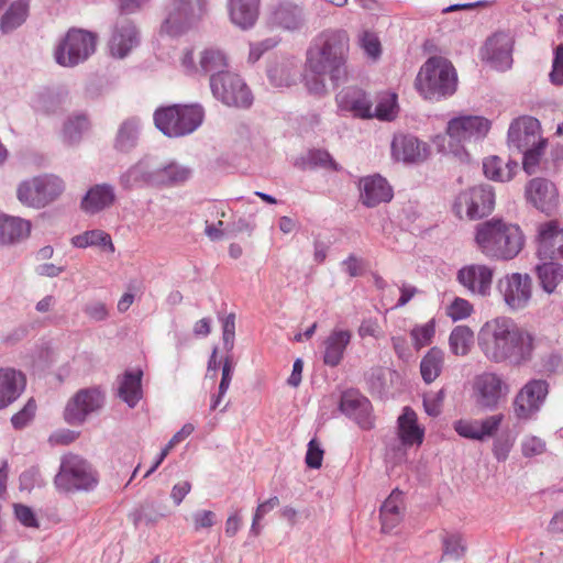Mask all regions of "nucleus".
I'll use <instances>...</instances> for the list:
<instances>
[{
    "label": "nucleus",
    "mask_w": 563,
    "mask_h": 563,
    "mask_svg": "<svg viewBox=\"0 0 563 563\" xmlns=\"http://www.w3.org/2000/svg\"><path fill=\"white\" fill-rule=\"evenodd\" d=\"M89 128V121L86 115L78 114L69 118L63 129L64 142L69 145L76 144L80 141L81 135Z\"/></svg>",
    "instance_id": "obj_44"
},
{
    "label": "nucleus",
    "mask_w": 563,
    "mask_h": 563,
    "mask_svg": "<svg viewBox=\"0 0 563 563\" xmlns=\"http://www.w3.org/2000/svg\"><path fill=\"white\" fill-rule=\"evenodd\" d=\"M324 451L317 439H311L308 443L305 462L309 468L318 470L322 465Z\"/></svg>",
    "instance_id": "obj_58"
},
{
    "label": "nucleus",
    "mask_w": 563,
    "mask_h": 563,
    "mask_svg": "<svg viewBox=\"0 0 563 563\" xmlns=\"http://www.w3.org/2000/svg\"><path fill=\"white\" fill-rule=\"evenodd\" d=\"M514 40L506 32H496L485 43V56L490 65L498 70H506L512 64Z\"/></svg>",
    "instance_id": "obj_23"
},
{
    "label": "nucleus",
    "mask_w": 563,
    "mask_h": 563,
    "mask_svg": "<svg viewBox=\"0 0 563 563\" xmlns=\"http://www.w3.org/2000/svg\"><path fill=\"white\" fill-rule=\"evenodd\" d=\"M360 201L367 208L389 202L394 192L388 181L380 175L363 177L360 180Z\"/></svg>",
    "instance_id": "obj_25"
},
{
    "label": "nucleus",
    "mask_w": 563,
    "mask_h": 563,
    "mask_svg": "<svg viewBox=\"0 0 563 563\" xmlns=\"http://www.w3.org/2000/svg\"><path fill=\"white\" fill-rule=\"evenodd\" d=\"M155 163L150 156H144L130 166L119 177V184L124 190L144 187H156Z\"/></svg>",
    "instance_id": "obj_22"
},
{
    "label": "nucleus",
    "mask_w": 563,
    "mask_h": 563,
    "mask_svg": "<svg viewBox=\"0 0 563 563\" xmlns=\"http://www.w3.org/2000/svg\"><path fill=\"white\" fill-rule=\"evenodd\" d=\"M538 120L532 118H523L521 121H514L508 129V144L516 148L519 153L530 150L544 142L536 133Z\"/></svg>",
    "instance_id": "obj_26"
},
{
    "label": "nucleus",
    "mask_w": 563,
    "mask_h": 563,
    "mask_svg": "<svg viewBox=\"0 0 563 563\" xmlns=\"http://www.w3.org/2000/svg\"><path fill=\"white\" fill-rule=\"evenodd\" d=\"M549 394V384L544 379H530L514 399V412L519 420H531L541 410Z\"/></svg>",
    "instance_id": "obj_13"
},
{
    "label": "nucleus",
    "mask_w": 563,
    "mask_h": 563,
    "mask_svg": "<svg viewBox=\"0 0 563 563\" xmlns=\"http://www.w3.org/2000/svg\"><path fill=\"white\" fill-rule=\"evenodd\" d=\"M415 86L424 99L439 101L456 91L457 74L450 60L431 56L421 66Z\"/></svg>",
    "instance_id": "obj_4"
},
{
    "label": "nucleus",
    "mask_w": 563,
    "mask_h": 563,
    "mask_svg": "<svg viewBox=\"0 0 563 563\" xmlns=\"http://www.w3.org/2000/svg\"><path fill=\"white\" fill-rule=\"evenodd\" d=\"M550 79L555 85H563V44L556 47Z\"/></svg>",
    "instance_id": "obj_64"
},
{
    "label": "nucleus",
    "mask_w": 563,
    "mask_h": 563,
    "mask_svg": "<svg viewBox=\"0 0 563 563\" xmlns=\"http://www.w3.org/2000/svg\"><path fill=\"white\" fill-rule=\"evenodd\" d=\"M536 273L540 286L544 291L551 294L563 278V266L558 264L556 261H544V263L536 266Z\"/></svg>",
    "instance_id": "obj_41"
},
{
    "label": "nucleus",
    "mask_w": 563,
    "mask_h": 563,
    "mask_svg": "<svg viewBox=\"0 0 563 563\" xmlns=\"http://www.w3.org/2000/svg\"><path fill=\"white\" fill-rule=\"evenodd\" d=\"M494 268L484 264H471L461 267L456 280L472 295L486 297L490 294Z\"/></svg>",
    "instance_id": "obj_19"
},
{
    "label": "nucleus",
    "mask_w": 563,
    "mask_h": 563,
    "mask_svg": "<svg viewBox=\"0 0 563 563\" xmlns=\"http://www.w3.org/2000/svg\"><path fill=\"white\" fill-rule=\"evenodd\" d=\"M340 411L355 421L364 430L374 428L372 404L356 389H347L341 394L339 402Z\"/></svg>",
    "instance_id": "obj_18"
},
{
    "label": "nucleus",
    "mask_w": 563,
    "mask_h": 563,
    "mask_svg": "<svg viewBox=\"0 0 563 563\" xmlns=\"http://www.w3.org/2000/svg\"><path fill=\"white\" fill-rule=\"evenodd\" d=\"M212 96L221 103L249 109L253 104V93L244 79L236 73L228 70L221 76L210 80Z\"/></svg>",
    "instance_id": "obj_9"
},
{
    "label": "nucleus",
    "mask_w": 563,
    "mask_h": 563,
    "mask_svg": "<svg viewBox=\"0 0 563 563\" xmlns=\"http://www.w3.org/2000/svg\"><path fill=\"white\" fill-rule=\"evenodd\" d=\"M207 0H173L163 30L170 36H179L191 29L206 11Z\"/></svg>",
    "instance_id": "obj_11"
},
{
    "label": "nucleus",
    "mask_w": 563,
    "mask_h": 563,
    "mask_svg": "<svg viewBox=\"0 0 563 563\" xmlns=\"http://www.w3.org/2000/svg\"><path fill=\"white\" fill-rule=\"evenodd\" d=\"M65 181L55 174H42L22 181L16 197L24 206L42 209L57 200L65 191Z\"/></svg>",
    "instance_id": "obj_7"
},
{
    "label": "nucleus",
    "mask_w": 563,
    "mask_h": 563,
    "mask_svg": "<svg viewBox=\"0 0 563 563\" xmlns=\"http://www.w3.org/2000/svg\"><path fill=\"white\" fill-rule=\"evenodd\" d=\"M483 170L487 178L504 181V162L498 156H490L483 162Z\"/></svg>",
    "instance_id": "obj_57"
},
{
    "label": "nucleus",
    "mask_w": 563,
    "mask_h": 563,
    "mask_svg": "<svg viewBox=\"0 0 563 563\" xmlns=\"http://www.w3.org/2000/svg\"><path fill=\"white\" fill-rule=\"evenodd\" d=\"M228 68L229 60L223 51L208 47L200 53L199 70L201 75H209V81L227 73Z\"/></svg>",
    "instance_id": "obj_33"
},
{
    "label": "nucleus",
    "mask_w": 563,
    "mask_h": 563,
    "mask_svg": "<svg viewBox=\"0 0 563 563\" xmlns=\"http://www.w3.org/2000/svg\"><path fill=\"white\" fill-rule=\"evenodd\" d=\"M473 312V306L468 300L456 297L446 308V314L453 320L466 319Z\"/></svg>",
    "instance_id": "obj_54"
},
{
    "label": "nucleus",
    "mask_w": 563,
    "mask_h": 563,
    "mask_svg": "<svg viewBox=\"0 0 563 563\" xmlns=\"http://www.w3.org/2000/svg\"><path fill=\"white\" fill-rule=\"evenodd\" d=\"M156 187L179 186L191 177V169L177 163L163 167L155 165Z\"/></svg>",
    "instance_id": "obj_37"
},
{
    "label": "nucleus",
    "mask_w": 563,
    "mask_h": 563,
    "mask_svg": "<svg viewBox=\"0 0 563 563\" xmlns=\"http://www.w3.org/2000/svg\"><path fill=\"white\" fill-rule=\"evenodd\" d=\"M307 162L312 168L320 167L333 172L342 170V166L338 164L332 155L325 150H310L307 153Z\"/></svg>",
    "instance_id": "obj_45"
},
{
    "label": "nucleus",
    "mask_w": 563,
    "mask_h": 563,
    "mask_svg": "<svg viewBox=\"0 0 563 563\" xmlns=\"http://www.w3.org/2000/svg\"><path fill=\"white\" fill-rule=\"evenodd\" d=\"M140 43L139 31L132 20L120 18L117 20L109 48L112 56L123 58Z\"/></svg>",
    "instance_id": "obj_21"
},
{
    "label": "nucleus",
    "mask_w": 563,
    "mask_h": 563,
    "mask_svg": "<svg viewBox=\"0 0 563 563\" xmlns=\"http://www.w3.org/2000/svg\"><path fill=\"white\" fill-rule=\"evenodd\" d=\"M495 208V192L492 185L482 184L457 195L453 203L454 213L462 219L465 211L470 220L489 216Z\"/></svg>",
    "instance_id": "obj_10"
},
{
    "label": "nucleus",
    "mask_w": 563,
    "mask_h": 563,
    "mask_svg": "<svg viewBox=\"0 0 563 563\" xmlns=\"http://www.w3.org/2000/svg\"><path fill=\"white\" fill-rule=\"evenodd\" d=\"M98 483V472L86 459L73 453L62 456L59 470L54 477V485L58 492H91Z\"/></svg>",
    "instance_id": "obj_5"
},
{
    "label": "nucleus",
    "mask_w": 563,
    "mask_h": 563,
    "mask_svg": "<svg viewBox=\"0 0 563 563\" xmlns=\"http://www.w3.org/2000/svg\"><path fill=\"white\" fill-rule=\"evenodd\" d=\"M74 246L85 249L88 246H109L111 251H114L111 236L101 230L86 231L82 234L76 235L71 239Z\"/></svg>",
    "instance_id": "obj_43"
},
{
    "label": "nucleus",
    "mask_w": 563,
    "mask_h": 563,
    "mask_svg": "<svg viewBox=\"0 0 563 563\" xmlns=\"http://www.w3.org/2000/svg\"><path fill=\"white\" fill-rule=\"evenodd\" d=\"M529 203L548 217L554 216L559 207V194L555 185L549 179L537 177L531 179L525 189Z\"/></svg>",
    "instance_id": "obj_16"
},
{
    "label": "nucleus",
    "mask_w": 563,
    "mask_h": 563,
    "mask_svg": "<svg viewBox=\"0 0 563 563\" xmlns=\"http://www.w3.org/2000/svg\"><path fill=\"white\" fill-rule=\"evenodd\" d=\"M444 366V352L438 347H431L421 358L420 373L426 384L433 383L441 374Z\"/></svg>",
    "instance_id": "obj_40"
},
{
    "label": "nucleus",
    "mask_w": 563,
    "mask_h": 563,
    "mask_svg": "<svg viewBox=\"0 0 563 563\" xmlns=\"http://www.w3.org/2000/svg\"><path fill=\"white\" fill-rule=\"evenodd\" d=\"M97 35L82 29H70L55 51V60L64 67H74L96 51Z\"/></svg>",
    "instance_id": "obj_8"
},
{
    "label": "nucleus",
    "mask_w": 563,
    "mask_h": 563,
    "mask_svg": "<svg viewBox=\"0 0 563 563\" xmlns=\"http://www.w3.org/2000/svg\"><path fill=\"white\" fill-rule=\"evenodd\" d=\"M361 46L365 51V53L373 58L379 57L382 53L380 42L378 37L369 32L363 33L361 37Z\"/></svg>",
    "instance_id": "obj_61"
},
{
    "label": "nucleus",
    "mask_w": 563,
    "mask_h": 563,
    "mask_svg": "<svg viewBox=\"0 0 563 563\" xmlns=\"http://www.w3.org/2000/svg\"><path fill=\"white\" fill-rule=\"evenodd\" d=\"M14 515L16 519L25 527L36 528L38 521L32 508L29 506L16 504L14 505Z\"/></svg>",
    "instance_id": "obj_62"
},
{
    "label": "nucleus",
    "mask_w": 563,
    "mask_h": 563,
    "mask_svg": "<svg viewBox=\"0 0 563 563\" xmlns=\"http://www.w3.org/2000/svg\"><path fill=\"white\" fill-rule=\"evenodd\" d=\"M503 379L495 373H483L474 380V397L476 405L486 411L497 409L503 396Z\"/></svg>",
    "instance_id": "obj_20"
},
{
    "label": "nucleus",
    "mask_w": 563,
    "mask_h": 563,
    "mask_svg": "<svg viewBox=\"0 0 563 563\" xmlns=\"http://www.w3.org/2000/svg\"><path fill=\"white\" fill-rule=\"evenodd\" d=\"M336 102L341 110L352 112L361 119L373 118L372 101L367 93L357 87H345L336 95Z\"/></svg>",
    "instance_id": "obj_27"
},
{
    "label": "nucleus",
    "mask_w": 563,
    "mask_h": 563,
    "mask_svg": "<svg viewBox=\"0 0 563 563\" xmlns=\"http://www.w3.org/2000/svg\"><path fill=\"white\" fill-rule=\"evenodd\" d=\"M466 547L459 534H446L442 539V559L457 561L465 553Z\"/></svg>",
    "instance_id": "obj_46"
},
{
    "label": "nucleus",
    "mask_w": 563,
    "mask_h": 563,
    "mask_svg": "<svg viewBox=\"0 0 563 563\" xmlns=\"http://www.w3.org/2000/svg\"><path fill=\"white\" fill-rule=\"evenodd\" d=\"M479 423L478 420L460 419L454 422L455 432L465 439L479 441Z\"/></svg>",
    "instance_id": "obj_56"
},
{
    "label": "nucleus",
    "mask_w": 563,
    "mask_h": 563,
    "mask_svg": "<svg viewBox=\"0 0 563 563\" xmlns=\"http://www.w3.org/2000/svg\"><path fill=\"white\" fill-rule=\"evenodd\" d=\"M82 311L93 321H103L109 316L106 305L99 300H92L87 302Z\"/></svg>",
    "instance_id": "obj_60"
},
{
    "label": "nucleus",
    "mask_w": 563,
    "mask_h": 563,
    "mask_svg": "<svg viewBox=\"0 0 563 563\" xmlns=\"http://www.w3.org/2000/svg\"><path fill=\"white\" fill-rule=\"evenodd\" d=\"M398 434L404 445L421 444L423 441V430L417 424L416 412L405 407L398 418Z\"/></svg>",
    "instance_id": "obj_36"
},
{
    "label": "nucleus",
    "mask_w": 563,
    "mask_h": 563,
    "mask_svg": "<svg viewBox=\"0 0 563 563\" xmlns=\"http://www.w3.org/2000/svg\"><path fill=\"white\" fill-rule=\"evenodd\" d=\"M25 376L14 368H0V410L13 404L24 391Z\"/></svg>",
    "instance_id": "obj_28"
},
{
    "label": "nucleus",
    "mask_w": 563,
    "mask_h": 563,
    "mask_svg": "<svg viewBox=\"0 0 563 563\" xmlns=\"http://www.w3.org/2000/svg\"><path fill=\"white\" fill-rule=\"evenodd\" d=\"M521 451L526 457L542 454L545 451V442L537 437L527 438L522 441Z\"/></svg>",
    "instance_id": "obj_63"
},
{
    "label": "nucleus",
    "mask_w": 563,
    "mask_h": 563,
    "mask_svg": "<svg viewBox=\"0 0 563 563\" xmlns=\"http://www.w3.org/2000/svg\"><path fill=\"white\" fill-rule=\"evenodd\" d=\"M537 244V255L541 261L563 260V228L556 220L538 227Z\"/></svg>",
    "instance_id": "obj_17"
},
{
    "label": "nucleus",
    "mask_w": 563,
    "mask_h": 563,
    "mask_svg": "<svg viewBox=\"0 0 563 563\" xmlns=\"http://www.w3.org/2000/svg\"><path fill=\"white\" fill-rule=\"evenodd\" d=\"M36 411V404L33 398H30L24 407L14 413L11 418V423L15 430L24 429L34 418Z\"/></svg>",
    "instance_id": "obj_52"
},
{
    "label": "nucleus",
    "mask_w": 563,
    "mask_h": 563,
    "mask_svg": "<svg viewBox=\"0 0 563 563\" xmlns=\"http://www.w3.org/2000/svg\"><path fill=\"white\" fill-rule=\"evenodd\" d=\"M140 120L135 117L124 120L117 132L114 139V148L122 153L132 151L139 141L140 136Z\"/></svg>",
    "instance_id": "obj_38"
},
{
    "label": "nucleus",
    "mask_w": 563,
    "mask_h": 563,
    "mask_svg": "<svg viewBox=\"0 0 563 563\" xmlns=\"http://www.w3.org/2000/svg\"><path fill=\"white\" fill-rule=\"evenodd\" d=\"M351 339V331L334 329L323 342V363L331 367L338 366L344 356Z\"/></svg>",
    "instance_id": "obj_31"
},
{
    "label": "nucleus",
    "mask_w": 563,
    "mask_h": 563,
    "mask_svg": "<svg viewBox=\"0 0 563 563\" xmlns=\"http://www.w3.org/2000/svg\"><path fill=\"white\" fill-rule=\"evenodd\" d=\"M31 232V222L19 217H0V243H15L26 239Z\"/></svg>",
    "instance_id": "obj_35"
},
{
    "label": "nucleus",
    "mask_w": 563,
    "mask_h": 563,
    "mask_svg": "<svg viewBox=\"0 0 563 563\" xmlns=\"http://www.w3.org/2000/svg\"><path fill=\"white\" fill-rule=\"evenodd\" d=\"M143 372L125 371L119 385L118 396L130 407L134 408L142 399Z\"/></svg>",
    "instance_id": "obj_34"
},
{
    "label": "nucleus",
    "mask_w": 563,
    "mask_h": 563,
    "mask_svg": "<svg viewBox=\"0 0 563 563\" xmlns=\"http://www.w3.org/2000/svg\"><path fill=\"white\" fill-rule=\"evenodd\" d=\"M205 118L200 104H173L154 112L155 126L168 137H180L195 132Z\"/></svg>",
    "instance_id": "obj_6"
},
{
    "label": "nucleus",
    "mask_w": 563,
    "mask_h": 563,
    "mask_svg": "<svg viewBox=\"0 0 563 563\" xmlns=\"http://www.w3.org/2000/svg\"><path fill=\"white\" fill-rule=\"evenodd\" d=\"M260 0H229L231 22L242 30L254 26L258 18Z\"/></svg>",
    "instance_id": "obj_32"
},
{
    "label": "nucleus",
    "mask_w": 563,
    "mask_h": 563,
    "mask_svg": "<svg viewBox=\"0 0 563 563\" xmlns=\"http://www.w3.org/2000/svg\"><path fill=\"white\" fill-rule=\"evenodd\" d=\"M475 243L487 257L510 261L525 245V234L519 225L493 218L476 225Z\"/></svg>",
    "instance_id": "obj_3"
},
{
    "label": "nucleus",
    "mask_w": 563,
    "mask_h": 563,
    "mask_svg": "<svg viewBox=\"0 0 563 563\" xmlns=\"http://www.w3.org/2000/svg\"><path fill=\"white\" fill-rule=\"evenodd\" d=\"M104 404V394L99 387L79 389L67 402L64 419L70 426H81L88 416L99 411Z\"/></svg>",
    "instance_id": "obj_12"
},
{
    "label": "nucleus",
    "mask_w": 563,
    "mask_h": 563,
    "mask_svg": "<svg viewBox=\"0 0 563 563\" xmlns=\"http://www.w3.org/2000/svg\"><path fill=\"white\" fill-rule=\"evenodd\" d=\"M20 490L31 492L35 487H42L44 481L37 466H31L20 475Z\"/></svg>",
    "instance_id": "obj_55"
},
{
    "label": "nucleus",
    "mask_w": 563,
    "mask_h": 563,
    "mask_svg": "<svg viewBox=\"0 0 563 563\" xmlns=\"http://www.w3.org/2000/svg\"><path fill=\"white\" fill-rule=\"evenodd\" d=\"M114 188L110 184H98L89 188L82 197L80 208L89 214L98 213L113 205Z\"/></svg>",
    "instance_id": "obj_29"
},
{
    "label": "nucleus",
    "mask_w": 563,
    "mask_h": 563,
    "mask_svg": "<svg viewBox=\"0 0 563 563\" xmlns=\"http://www.w3.org/2000/svg\"><path fill=\"white\" fill-rule=\"evenodd\" d=\"M397 109V96L395 93L386 95L379 99L375 107V111L372 112L373 117L383 120L390 121L396 115Z\"/></svg>",
    "instance_id": "obj_48"
},
{
    "label": "nucleus",
    "mask_w": 563,
    "mask_h": 563,
    "mask_svg": "<svg viewBox=\"0 0 563 563\" xmlns=\"http://www.w3.org/2000/svg\"><path fill=\"white\" fill-rule=\"evenodd\" d=\"M428 145L411 134L395 135L391 142V155L398 162L417 164L428 157Z\"/></svg>",
    "instance_id": "obj_24"
},
{
    "label": "nucleus",
    "mask_w": 563,
    "mask_h": 563,
    "mask_svg": "<svg viewBox=\"0 0 563 563\" xmlns=\"http://www.w3.org/2000/svg\"><path fill=\"white\" fill-rule=\"evenodd\" d=\"M544 145V142H540L539 145L522 152V168L528 175H532L536 173V168L539 165L541 156L543 154Z\"/></svg>",
    "instance_id": "obj_53"
},
{
    "label": "nucleus",
    "mask_w": 563,
    "mask_h": 563,
    "mask_svg": "<svg viewBox=\"0 0 563 563\" xmlns=\"http://www.w3.org/2000/svg\"><path fill=\"white\" fill-rule=\"evenodd\" d=\"M477 342L483 354L494 363L518 366L532 357V335L508 317H497L485 322L478 332Z\"/></svg>",
    "instance_id": "obj_1"
},
{
    "label": "nucleus",
    "mask_w": 563,
    "mask_h": 563,
    "mask_svg": "<svg viewBox=\"0 0 563 563\" xmlns=\"http://www.w3.org/2000/svg\"><path fill=\"white\" fill-rule=\"evenodd\" d=\"M435 327L434 321L431 320L422 325H416L410 331V336L413 342L416 350L429 345L434 336Z\"/></svg>",
    "instance_id": "obj_47"
},
{
    "label": "nucleus",
    "mask_w": 563,
    "mask_h": 563,
    "mask_svg": "<svg viewBox=\"0 0 563 563\" xmlns=\"http://www.w3.org/2000/svg\"><path fill=\"white\" fill-rule=\"evenodd\" d=\"M490 129V121L479 115H461L449 121L446 133L452 143H462L472 139L478 140L486 136Z\"/></svg>",
    "instance_id": "obj_15"
},
{
    "label": "nucleus",
    "mask_w": 563,
    "mask_h": 563,
    "mask_svg": "<svg viewBox=\"0 0 563 563\" xmlns=\"http://www.w3.org/2000/svg\"><path fill=\"white\" fill-rule=\"evenodd\" d=\"M367 385L373 395L383 397L388 391L386 372L382 367L372 368L367 375Z\"/></svg>",
    "instance_id": "obj_49"
},
{
    "label": "nucleus",
    "mask_w": 563,
    "mask_h": 563,
    "mask_svg": "<svg viewBox=\"0 0 563 563\" xmlns=\"http://www.w3.org/2000/svg\"><path fill=\"white\" fill-rule=\"evenodd\" d=\"M30 0H15L0 19V31L8 34L21 26L29 15Z\"/></svg>",
    "instance_id": "obj_39"
},
{
    "label": "nucleus",
    "mask_w": 563,
    "mask_h": 563,
    "mask_svg": "<svg viewBox=\"0 0 563 563\" xmlns=\"http://www.w3.org/2000/svg\"><path fill=\"white\" fill-rule=\"evenodd\" d=\"M515 443V438L509 431L498 434L493 443V454L497 461H506Z\"/></svg>",
    "instance_id": "obj_50"
},
{
    "label": "nucleus",
    "mask_w": 563,
    "mask_h": 563,
    "mask_svg": "<svg viewBox=\"0 0 563 563\" xmlns=\"http://www.w3.org/2000/svg\"><path fill=\"white\" fill-rule=\"evenodd\" d=\"M194 529H210L217 521V515L211 510H197L192 514Z\"/></svg>",
    "instance_id": "obj_59"
},
{
    "label": "nucleus",
    "mask_w": 563,
    "mask_h": 563,
    "mask_svg": "<svg viewBox=\"0 0 563 563\" xmlns=\"http://www.w3.org/2000/svg\"><path fill=\"white\" fill-rule=\"evenodd\" d=\"M273 22L289 31L299 30L305 23V13L301 5L290 0H282L272 13Z\"/></svg>",
    "instance_id": "obj_30"
},
{
    "label": "nucleus",
    "mask_w": 563,
    "mask_h": 563,
    "mask_svg": "<svg viewBox=\"0 0 563 563\" xmlns=\"http://www.w3.org/2000/svg\"><path fill=\"white\" fill-rule=\"evenodd\" d=\"M474 343V333L467 325L455 327L449 336L450 351L456 356H465L470 353Z\"/></svg>",
    "instance_id": "obj_42"
},
{
    "label": "nucleus",
    "mask_w": 563,
    "mask_h": 563,
    "mask_svg": "<svg viewBox=\"0 0 563 563\" xmlns=\"http://www.w3.org/2000/svg\"><path fill=\"white\" fill-rule=\"evenodd\" d=\"M497 290L510 310H520L531 299L532 279L528 274H507L498 280Z\"/></svg>",
    "instance_id": "obj_14"
},
{
    "label": "nucleus",
    "mask_w": 563,
    "mask_h": 563,
    "mask_svg": "<svg viewBox=\"0 0 563 563\" xmlns=\"http://www.w3.org/2000/svg\"><path fill=\"white\" fill-rule=\"evenodd\" d=\"M504 418L505 416L503 413H497L478 420L479 441L483 442L488 438L495 437L504 421Z\"/></svg>",
    "instance_id": "obj_51"
},
{
    "label": "nucleus",
    "mask_w": 563,
    "mask_h": 563,
    "mask_svg": "<svg viewBox=\"0 0 563 563\" xmlns=\"http://www.w3.org/2000/svg\"><path fill=\"white\" fill-rule=\"evenodd\" d=\"M349 35L343 30H325L307 51L306 66L318 76L328 75L334 86L347 78Z\"/></svg>",
    "instance_id": "obj_2"
}]
</instances>
